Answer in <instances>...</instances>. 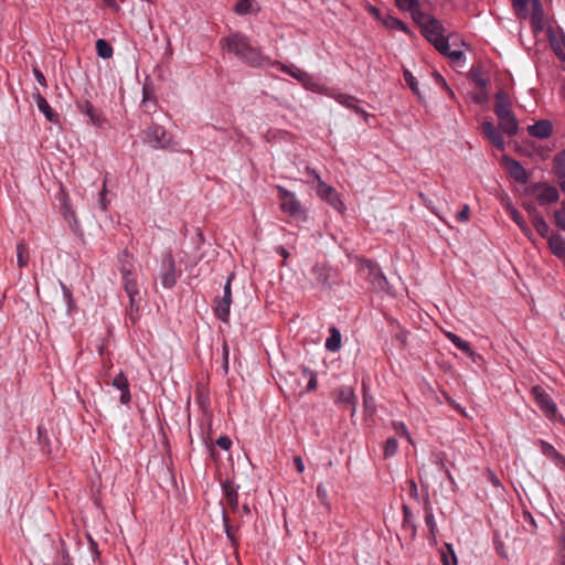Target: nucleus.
Listing matches in <instances>:
<instances>
[{
	"instance_id": "28",
	"label": "nucleus",
	"mask_w": 565,
	"mask_h": 565,
	"mask_svg": "<svg viewBox=\"0 0 565 565\" xmlns=\"http://www.w3.org/2000/svg\"><path fill=\"white\" fill-rule=\"evenodd\" d=\"M311 274L313 275L315 280L318 285H321L323 287L329 286V274L326 266L316 264L311 268Z\"/></svg>"
},
{
	"instance_id": "4",
	"label": "nucleus",
	"mask_w": 565,
	"mask_h": 565,
	"mask_svg": "<svg viewBox=\"0 0 565 565\" xmlns=\"http://www.w3.org/2000/svg\"><path fill=\"white\" fill-rule=\"evenodd\" d=\"M418 23L422 26L424 36L435 46L437 51L447 49V40L445 39L443 31V24L430 15L420 14Z\"/></svg>"
},
{
	"instance_id": "59",
	"label": "nucleus",
	"mask_w": 565,
	"mask_h": 565,
	"mask_svg": "<svg viewBox=\"0 0 565 565\" xmlns=\"http://www.w3.org/2000/svg\"><path fill=\"white\" fill-rule=\"evenodd\" d=\"M439 465H440V468L445 471V475L447 476V478H448L451 482H454V478H452V476H451L450 471L445 467V463H444L443 459H440V460H439Z\"/></svg>"
},
{
	"instance_id": "33",
	"label": "nucleus",
	"mask_w": 565,
	"mask_h": 565,
	"mask_svg": "<svg viewBox=\"0 0 565 565\" xmlns=\"http://www.w3.org/2000/svg\"><path fill=\"white\" fill-rule=\"evenodd\" d=\"M96 51L99 57L106 60L113 56V47L111 45L104 39H98L96 41Z\"/></svg>"
},
{
	"instance_id": "25",
	"label": "nucleus",
	"mask_w": 565,
	"mask_h": 565,
	"mask_svg": "<svg viewBox=\"0 0 565 565\" xmlns=\"http://www.w3.org/2000/svg\"><path fill=\"white\" fill-rule=\"evenodd\" d=\"M445 335L461 352L467 353L468 355L473 354L471 345L467 341L462 340L459 335L449 331L445 332Z\"/></svg>"
},
{
	"instance_id": "60",
	"label": "nucleus",
	"mask_w": 565,
	"mask_h": 565,
	"mask_svg": "<svg viewBox=\"0 0 565 565\" xmlns=\"http://www.w3.org/2000/svg\"><path fill=\"white\" fill-rule=\"evenodd\" d=\"M305 86L307 88H310L313 92H317L320 88V85L317 82H315L312 77H311V82L308 85H305Z\"/></svg>"
},
{
	"instance_id": "36",
	"label": "nucleus",
	"mask_w": 565,
	"mask_h": 565,
	"mask_svg": "<svg viewBox=\"0 0 565 565\" xmlns=\"http://www.w3.org/2000/svg\"><path fill=\"white\" fill-rule=\"evenodd\" d=\"M532 3V22L534 25H539L543 20V8L540 0H531Z\"/></svg>"
},
{
	"instance_id": "31",
	"label": "nucleus",
	"mask_w": 565,
	"mask_h": 565,
	"mask_svg": "<svg viewBox=\"0 0 565 565\" xmlns=\"http://www.w3.org/2000/svg\"><path fill=\"white\" fill-rule=\"evenodd\" d=\"M443 565H457V556L451 544L446 543L441 550Z\"/></svg>"
},
{
	"instance_id": "24",
	"label": "nucleus",
	"mask_w": 565,
	"mask_h": 565,
	"mask_svg": "<svg viewBox=\"0 0 565 565\" xmlns=\"http://www.w3.org/2000/svg\"><path fill=\"white\" fill-rule=\"evenodd\" d=\"M552 253L559 257H565V239L559 234H552L547 239Z\"/></svg>"
},
{
	"instance_id": "40",
	"label": "nucleus",
	"mask_w": 565,
	"mask_h": 565,
	"mask_svg": "<svg viewBox=\"0 0 565 565\" xmlns=\"http://www.w3.org/2000/svg\"><path fill=\"white\" fill-rule=\"evenodd\" d=\"M404 79L407 83V85L409 86V88L413 90V93L418 95L419 93H418L417 82H416L415 77L413 76V74L408 70L404 71Z\"/></svg>"
},
{
	"instance_id": "6",
	"label": "nucleus",
	"mask_w": 565,
	"mask_h": 565,
	"mask_svg": "<svg viewBox=\"0 0 565 565\" xmlns=\"http://www.w3.org/2000/svg\"><path fill=\"white\" fill-rule=\"evenodd\" d=\"M235 274L231 273L226 279V282L223 288V296L216 297L214 299L213 311L215 317L222 322H228L231 305H232V280L234 279Z\"/></svg>"
},
{
	"instance_id": "54",
	"label": "nucleus",
	"mask_w": 565,
	"mask_h": 565,
	"mask_svg": "<svg viewBox=\"0 0 565 565\" xmlns=\"http://www.w3.org/2000/svg\"><path fill=\"white\" fill-rule=\"evenodd\" d=\"M33 73H34V76H35L38 83L42 86H46V79H45V76L43 75V73L38 68H34Z\"/></svg>"
},
{
	"instance_id": "1",
	"label": "nucleus",
	"mask_w": 565,
	"mask_h": 565,
	"mask_svg": "<svg viewBox=\"0 0 565 565\" xmlns=\"http://www.w3.org/2000/svg\"><path fill=\"white\" fill-rule=\"evenodd\" d=\"M222 46L234 53L243 63L250 67H270L273 61L264 55L259 49L249 44L248 38L241 32L230 34L221 40Z\"/></svg>"
},
{
	"instance_id": "42",
	"label": "nucleus",
	"mask_w": 565,
	"mask_h": 565,
	"mask_svg": "<svg viewBox=\"0 0 565 565\" xmlns=\"http://www.w3.org/2000/svg\"><path fill=\"white\" fill-rule=\"evenodd\" d=\"M471 76H472V79H473L475 84H476L479 88H481V89L486 88V86H487L488 82H487V79H484V78L482 77V75L480 74V72H479V71H475V70H472V71H471Z\"/></svg>"
},
{
	"instance_id": "23",
	"label": "nucleus",
	"mask_w": 565,
	"mask_h": 565,
	"mask_svg": "<svg viewBox=\"0 0 565 565\" xmlns=\"http://www.w3.org/2000/svg\"><path fill=\"white\" fill-rule=\"evenodd\" d=\"M259 10L260 8L255 0H237L234 8L235 13L238 15L258 13Z\"/></svg>"
},
{
	"instance_id": "12",
	"label": "nucleus",
	"mask_w": 565,
	"mask_h": 565,
	"mask_svg": "<svg viewBox=\"0 0 565 565\" xmlns=\"http://www.w3.org/2000/svg\"><path fill=\"white\" fill-rule=\"evenodd\" d=\"M111 386L120 391L119 401L122 405H128L131 402V394L129 388V381L125 373L120 371L111 381Z\"/></svg>"
},
{
	"instance_id": "39",
	"label": "nucleus",
	"mask_w": 565,
	"mask_h": 565,
	"mask_svg": "<svg viewBox=\"0 0 565 565\" xmlns=\"http://www.w3.org/2000/svg\"><path fill=\"white\" fill-rule=\"evenodd\" d=\"M556 225L565 231V200L562 202V209L554 213Z\"/></svg>"
},
{
	"instance_id": "37",
	"label": "nucleus",
	"mask_w": 565,
	"mask_h": 565,
	"mask_svg": "<svg viewBox=\"0 0 565 565\" xmlns=\"http://www.w3.org/2000/svg\"><path fill=\"white\" fill-rule=\"evenodd\" d=\"M510 215H511V218L519 225V227L521 228V231L526 235V236H531V230L529 228V226L526 225L523 216L521 215V213L519 211H516L515 209L511 210L510 212Z\"/></svg>"
},
{
	"instance_id": "15",
	"label": "nucleus",
	"mask_w": 565,
	"mask_h": 565,
	"mask_svg": "<svg viewBox=\"0 0 565 565\" xmlns=\"http://www.w3.org/2000/svg\"><path fill=\"white\" fill-rule=\"evenodd\" d=\"M120 274L122 276L125 291L127 292L132 307L135 305V297L138 295L136 279L132 277L131 269L125 265L120 267Z\"/></svg>"
},
{
	"instance_id": "50",
	"label": "nucleus",
	"mask_w": 565,
	"mask_h": 565,
	"mask_svg": "<svg viewBox=\"0 0 565 565\" xmlns=\"http://www.w3.org/2000/svg\"><path fill=\"white\" fill-rule=\"evenodd\" d=\"M132 258V255L127 250H122V253L119 255V262L121 263V266H127L130 268V259Z\"/></svg>"
},
{
	"instance_id": "18",
	"label": "nucleus",
	"mask_w": 565,
	"mask_h": 565,
	"mask_svg": "<svg viewBox=\"0 0 565 565\" xmlns=\"http://www.w3.org/2000/svg\"><path fill=\"white\" fill-rule=\"evenodd\" d=\"M33 99L38 106V109L51 122H56L58 115L51 108L47 100L40 94V92L33 93Z\"/></svg>"
},
{
	"instance_id": "14",
	"label": "nucleus",
	"mask_w": 565,
	"mask_h": 565,
	"mask_svg": "<svg viewBox=\"0 0 565 565\" xmlns=\"http://www.w3.org/2000/svg\"><path fill=\"white\" fill-rule=\"evenodd\" d=\"M331 96L341 105L344 107L352 109L358 115L363 116L364 118L367 117V113L360 106V100L351 95L344 94V93H333Z\"/></svg>"
},
{
	"instance_id": "22",
	"label": "nucleus",
	"mask_w": 565,
	"mask_h": 565,
	"mask_svg": "<svg viewBox=\"0 0 565 565\" xmlns=\"http://www.w3.org/2000/svg\"><path fill=\"white\" fill-rule=\"evenodd\" d=\"M391 335L399 349H405L407 344L408 332L401 324L391 318Z\"/></svg>"
},
{
	"instance_id": "30",
	"label": "nucleus",
	"mask_w": 565,
	"mask_h": 565,
	"mask_svg": "<svg viewBox=\"0 0 565 565\" xmlns=\"http://www.w3.org/2000/svg\"><path fill=\"white\" fill-rule=\"evenodd\" d=\"M553 171L559 178H565V149L553 159Z\"/></svg>"
},
{
	"instance_id": "41",
	"label": "nucleus",
	"mask_w": 565,
	"mask_h": 565,
	"mask_svg": "<svg viewBox=\"0 0 565 565\" xmlns=\"http://www.w3.org/2000/svg\"><path fill=\"white\" fill-rule=\"evenodd\" d=\"M439 52L441 54L448 56L452 61H459L463 57V52L458 51V50L451 51L448 43H447V49L439 51Z\"/></svg>"
},
{
	"instance_id": "45",
	"label": "nucleus",
	"mask_w": 565,
	"mask_h": 565,
	"mask_svg": "<svg viewBox=\"0 0 565 565\" xmlns=\"http://www.w3.org/2000/svg\"><path fill=\"white\" fill-rule=\"evenodd\" d=\"M216 445L223 450H228L232 447V440L227 436H220L216 439Z\"/></svg>"
},
{
	"instance_id": "13",
	"label": "nucleus",
	"mask_w": 565,
	"mask_h": 565,
	"mask_svg": "<svg viewBox=\"0 0 565 565\" xmlns=\"http://www.w3.org/2000/svg\"><path fill=\"white\" fill-rule=\"evenodd\" d=\"M481 130L484 137L492 143V146H494L499 150H504V139L500 131L491 121H483L481 125Z\"/></svg>"
},
{
	"instance_id": "55",
	"label": "nucleus",
	"mask_w": 565,
	"mask_h": 565,
	"mask_svg": "<svg viewBox=\"0 0 565 565\" xmlns=\"http://www.w3.org/2000/svg\"><path fill=\"white\" fill-rule=\"evenodd\" d=\"M105 186H106V184L104 183V188ZM98 204H99L100 210H103V211L107 210L108 203L105 199V189L100 192V198H99Z\"/></svg>"
},
{
	"instance_id": "47",
	"label": "nucleus",
	"mask_w": 565,
	"mask_h": 565,
	"mask_svg": "<svg viewBox=\"0 0 565 565\" xmlns=\"http://www.w3.org/2000/svg\"><path fill=\"white\" fill-rule=\"evenodd\" d=\"M38 434H39V441L42 445V448L45 449V447H49V437L46 435V431L43 427H38Z\"/></svg>"
},
{
	"instance_id": "10",
	"label": "nucleus",
	"mask_w": 565,
	"mask_h": 565,
	"mask_svg": "<svg viewBox=\"0 0 565 565\" xmlns=\"http://www.w3.org/2000/svg\"><path fill=\"white\" fill-rule=\"evenodd\" d=\"M532 395L534 396L536 404L546 415V417L553 418L556 415V404L541 386H534L532 388Z\"/></svg>"
},
{
	"instance_id": "38",
	"label": "nucleus",
	"mask_w": 565,
	"mask_h": 565,
	"mask_svg": "<svg viewBox=\"0 0 565 565\" xmlns=\"http://www.w3.org/2000/svg\"><path fill=\"white\" fill-rule=\"evenodd\" d=\"M223 522H224V529H225V533H226L227 539L231 541L232 545H236L237 544V540H236V537L234 535L233 527L230 524L228 516L226 515L225 512H223Z\"/></svg>"
},
{
	"instance_id": "43",
	"label": "nucleus",
	"mask_w": 565,
	"mask_h": 565,
	"mask_svg": "<svg viewBox=\"0 0 565 565\" xmlns=\"http://www.w3.org/2000/svg\"><path fill=\"white\" fill-rule=\"evenodd\" d=\"M303 373H305V374H307V373H308V374L310 375V379H309V381H308V384H307L306 391H307V392H311V391L316 390V388H317V383H318V382H317V376H316V374H315L313 372H311V371H310L309 369H307V367H305V369H303Z\"/></svg>"
},
{
	"instance_id": "7",
	"label": "nucleus",
	"mask_w": 565,
	"mask_h": 565,
	"mask_svg": "<svg viewBox=\"0 0 565 565\" xmlns=\"http://www.w3.org/2000/svg\"><path fill=\"white\" fill-rule=\"evenodd\" d=\"M143 141L153 149H164L171 143V137L163 126L151 124L143 131Z\"/></svg>"
},
{
	"instance_id": "20",
	"label": "nucleus",
	"mask_w": 565,
	"mask_h": 565,
	"mask_svg": "<svg viewBox=\"0 0 565 565\" xmlns=\"http://www.w3.org/2000/svg\"><path fill=\"white\" fill-rule=\"evenodd\" d=\"M222 489L226 498L227 504L233 509L237 510L238 508V493H237V487L234 484L231 480H225L222 483Z\"/></svg>"
},
{
	"instance_id": "52",
	"label": "nucleus",
	"mask_w": 565,
	"mask_h": 565,
	"mask_svg": "<svg viewBox=\"0 0 565 565\" xmlns=\"http://www.w3.org/2000/svg\"><path fill=\"white\" fill-rule=\"evenodd\" d=\"M391 29H399L406 31L407 26L401 20L391 17Z\"/></svg>"
},
{
	"instance_id": "32",
	"label": "nucleus",
	"mask_w": 565,
	"mask_h": 565,
	"mask_svg": "<svg viewBox=\"0 0 565 565\" xmlns=\"http://www.w3.org/2000/svg\"><path fill=\"white\" fill-rule=\"evenodd\" d=\"M327 350L337 352L341 348V334L335 328L331 329V335L326 341Z\"/></svg>"
},
{
	"instance_id": "27",
	"label": "nucleus",
	"mask_w": 565,
	"mask_h": 565,
	"mask_svg": "<svg viewBox=\"0 0 565 565\" xmlns=\"http://www.w3.org/2000/svg\"><path fill=\"white\" fill-rule=\"evenodd\" d=\"M540 446H541L542 452L545 456L552 458L557 463H562L563 467H565V457L563 455H561L551 444H548L544 440H540Z\"/></svg>"
},
{
	"instance_id": "19",
	"label": "nucleus",
	"mask_w": 565,
	"mask_h": 565,
	"mask_svg": "<svg viewBox=\"0 0 565 565\" xmlns=\"http://www.w3.org/2000/svg\"><path fill=\"white\" fill-rule=\"evenodd\" d=\"M527 131L533 137L544 139L551 136L553 127L548 120H540L534 125L529 126Z\"/></svg>"
},
{
	"instance_id": "16",
	"label": "nucleus",
	"mask_w": 565,
	"mask_h": 565,
	"mask_svg": "<svg viewBox=\"0 0 565 565\" xmlns=\"http://www.w3.org/2000/svg\"><path fill=\"white\" fill-rule=\"evenodd\" d=\"M271 66H278L281 70V72H284V73L288 74L289 76H291L292 78L297 79L302 85H308L311 82V75L308 74L307 72H305L303 70L285 65L278 61H273Z\"/></svg>"
},
{
	"instance_id": "29",
	"label": "nucleus",
	"mask_w": 565,
	"mask_h": 565,
	"mask_svg": "<svg viewBox=\"0 0 565 565\" xmlns=\"http://www.w3.org/2000/svg\"><path fill=\"white\" fill-rule=\"evenodd\" d=\"M532 224L540 236L546 237L548 239V237L551 236L548 235L550 226L540 214H535L533 216Z\"/></svg>"
},
{
	"instance_id": "53",
	"label": "nucleus",
	"mask_w": 565,
	"mask_h": 565,
	"mask_svg": "<svg viewBox=\"0 0 565 565\" xmlns=\"http://www.w3.org/2000/svg\"><path fill=\"white\" fill-rule=\"evenodd\" d=\"M294 465L298 472L302 473L305 471V463L300 456L294 458Z\"/></svg>"
},
{
	"instance_id": "57",
	"label": "nucleus",
	"mask_w": 565,
	"mask_h": 565,
	"mask_svg": "<svg viewBox=\"0 0 565 565\" xmlns=\"http://www.w3.org/2000/svg\"><path fill=\"white\" fill-rule=\"evenodd\" d=\"M529 0H513L515 10H524L527 7Z\"/></svg>"
},
{
	"instance_id": "58",
	"label": "nucleus",
	"mask_w": 565,
	"mask_h": 565,
	"mask_svg": "<svg viewBox=\"0 0 565 565\" xmlns=\"http://www.w3.org/2000/svg\"><path fill=\"white\" fill-rule=\"evenodd\" d=\"M473 100L477 103V104H482L487 100V94L484 92H481L477 95L473 96Z\"/></svg>"
},
{
	"instance_id": "56",
	"label": "nucleus",
	"mask_w": 565,
	"mask_h": 565,
	"mask_svg": "<svg viewBox=\"0 0 565 565\" xmlns=\"http://www.w3.org/2000/svg\"><path fill=\"white\" fill-rule=\"evenodd\" d=\"M275 252L280 255L284 260H286L289 257V252L281 245L275 247Z\"/></svg>"
},
{
	"instance_id": "64",
	"label": "nucleus",
	"mask_w": 565,
	"mask_h": 565,
	"mask_svg": "<svg viewBox=\"0 0 565 565\" xmlns=\"http://www.w3.org/2000/svg\"><path fill=\"white\" fill-rule=\"evenodd\" d=\"M565 49H561V50H553L555 52V54L558 56L559 60L562 61H565V52H564Z\"/></svg>"
},
{
	"instance_id": "63",
	"label": "nucleus",
	"mask_w": 565,
	"mask_h": 565,
	"mask_svg": "<svg viewBox=\"0 0 565 565\" xmlns=\"http://www.w3.org/2000/svg\"><path fill=\"white\" fill-rule=\"evenodd\" d=\"M525 209L526 211L532 215V217L535 215V214H539L537 211H536V207L533 205V204H526L525 205Z\"/></svg>"
},
{
	"instance_id": "51",
	"label": "nucleus",
	"mask_w": 565,
	"mask_h": 565,
	"mask_svg": "<svg viewBox=\"0 0 565 565\" xmlns=\"http://www.w3.org/2000/svg\"><path fill=\"white\" fill-rule=\"evenodd\" d=\"M149 100L156 102V97H154L152 92L147 86H143V88H142V103H147Z\"/></svg>"
},
{
	"instance_id": "5",
	"label": "nucleus",
	"mask_w": 565,
	"mask_h": 565,
	"mask_svg": "<svg viewBox=\"0 0 565 565\" xmlns=\"http://www.w3.org/2000/svg\"><path fill=\"white\" fill-rule=\"evenodd\" d=\"M277 191L281 211L296 220H306V210L302 207L296 194L282 185H277Z\"/></svg>"
},
{
	"instance_id": "46",
	"label": "nucleus",
	"mask_w": 565,
	"mask_h": 565,
	"mask_svg": "<svg viewBox=\"0 0 565 565\" xmlns=\"http://www.w3.org/2000/svg\"><path fill=\"white\" fill-rule=\"evenodd\" d=\"M392 428L395 430L396 435L404 436L407 440H409V436L403 423H393Z\"/></svg>"
},
{
	"instance_id": "3",
	"label": "nucleus",
	"mask_w": 565,
	"mask_h": 565,
	"mask_svg": "<svg viewBox=\"0 0 565 565\" xmlns=\"http://www.w3.org/2000/svg\"><path fill=\"white\" fill-rule=\"evenodd\" d=\"M306 174L310 179L309 182L312 183V186L315 188L317 195L321 200L328 202L335 211L340 213H342L345 210V205L340 199L338 191L333 186L322 181L315 169L307 167Z\"/></svg>"
},
{
	"instance_id": "21",
	"label": "nucleus",
	"mask_w": 565,
	"mask_h": 565,
	"mask_svg": "<svg viewBox=\"0 0 565 565\" xmlns=\"http://www.w3.org/2000/svg\"><path fill=\"white\" fill-rule=\"evenodd\" d=\"M77 108L79 109L81 113H83L84 115H86L89 118V120L93 125L100 126L102 122L104 121V118L102 117V115L96 111V109L94 108V106L90 102L84 100L82 103H78Z\"/></svg>"
},
{
	"instance_id": "62",
	"label": "nucleus",
	"mask_w": 565,
	"mask_h": 565,
	"mask_svg": "<svg viewBox=\"0 0 565 565\" xmlns=\"http://www.w3.org/2000/svg\"><path fill=\"white\" fill-rule=\"evenodd\" d=\"M62 289H63L64 297L67 299V301H71V299H72L71 290L64 284H62Z\"/></svg>"
},
{
	"instance_id": "17",
	"label": "nucleus",
	"mask_w": 565,
	"mask_h": 565,
	"mask_svg": "<svg viewBox=\"0 0 565 565\" xmlns=\"http://www.w3.org/2000/svg\"><path fill=\"white\" fill-rule=\"evenodd\" d=\"M507 169L509 170L510 175L520 183H525L529 179L526 170L522 167V164L511 158H503Z\"/></svg>"
},
{
	"instance_id": "9",
	"label": "nucleus",
	"mask_w": 565,
	"mask_h": 565,
	"mask_svg": "<svg viewBox=\"0 0 565 565\" xmlns=\"http://www.w3.org/2000/svg\"><path fill=\"white\" fill-rule=\"evenodd\" d=\"M334 403L343 409H351V415L355 413L356 397L351 386L343 385L332 392Z\"/></svg>"
},
{
	"instance_id": "49",
	"label": "nucleus",
	"mask_w": 565,
	"mask_h": 565,
	"mask_svg": "<svg viewBox=\"0 0 565 565\" xmlns=\"http://www.w3.org/2000/svg\"><path fill=\"white\" fill-rule=\"evenodd\" d=\"M317 497L319 498V500L322 504L327 505L328 493H327V489L321 483L317 486Z\"/></svg>"
},
{
	"instance_id": "26",
	"label": "nucleus",
	"mask_w": 565,
	"mask_h": 565,
	"mask_svg": "<svg viewBox=\"0 0 565 565\" xmlns=\"http://www.w3.org/2000/svg\"><path fill=\"white\" fill-rule=\"evenodd\" d=\"M395 3L398 7V9L403 11H409L415 20L419 18L422 14L419 12L418 0H395Z\"/></svg>"
},
{
	"instance_id": "44",
	"label": "nucleus",
	"mask_w": 565,
	"mask_h": 565,
	"mask_svg": "<svg viewBox=\"0 0 565 565\" xmlns=\"http://www.w3.org/2000/svg\"><path fill=\"white\" fill-rule=\"evenodd\" d=\"M469 217H470V207L467 204H465L462 210L456 214V220L460 223H465V222L469 221Z\"/></svg>"
},
{
	"instance_id": "61",
	"label": "nucleus",
	"mask_w": 565,
	"mask_h": 565,
	"mask_svg": "<svg viewBox=\"0 0 565 565\" xmlns=\"http://www.w3.org/2000/svg\"><path fill=\"white\" fill-rule=\"evenodd\" d=\"M559 540H561V550H565V525L561 530Z\"/></svg>"
},
{
	"instance_id": "34",
	"label": "nucleus",
	"mask_w": 565,
	"mask_h": 565,
	"mask_svg": "<svg viewBox=\"0 0 565 565\" xmlns=\"http://www.w3.org/2000/svg\"><path fill=\"white\" fill-rule=\"evenodd\" d=\"M548 40L553 50L565 49V33H563L562 31H550Z\"/></svg>"
},
{
	"instance_id": "35",
	"label": "nucleus",
	"mask_w": 565,
	"mask_h": 565,
	"mask_svg": "<svg viewBox=\"0 0 565 565\" xmlns=\"http://www.w3.org/2000/svg\"><path fill=\"white\" fill-rule=\"evenodd\" d=\"M17 262L20 268L25 267L29 263V250L23 243H20L17 246Z\"/></svg>"
},
{
	"instance_id": "8",
	"label": "nucleus",
	"mask_w": 565,
	"mask_h": 565,
	"mask_svg": "<svg viewBox=\"0 0 565 565\" xmlns=\"http://www.w3.org/2000/svg\"><path fill=\"white\" fill-rule=\"evenodd\" d=\"M178 277L179 274L177 273L175 260L171 250H169L163 255L162 258V267L160 275L161 285L164 288L170 289L177 284Z\"/></svg>"
},
{
	"instance_id": "11",
	"label": "nucleus",
	"mask_w": 565,
	"mask_h": 565,
	"mask_svg": "<svg viewBox=\"0 0 565 565\" xmlns=\"http://www.w3.org/2000/svg\"><path fill=\"white\" fill-rule=\"evenodd\" d=\"M533 192L536 194V198L541 204L555 203L559 199L558 190L547 183H536L533 186Z\"/></svg>"
},
{
	"instance_id": "48",
	"label": "nucleus",
	"mask_w": 565,
	"mask_h": 565,
	"mask_svg": "<svg viewBox=\"0 0 565 565\" xmlns=\"http://www.w3.org/2000/svg\"><path fill=\"white\" fill-rule=\"evenodd\" d=\"M425 522H426V525L429 527L430 533L434 534L435 529H436V523H435L434 514L430 511L426 512Z\"/></svg>"
},
{
	"instance_id": "2",
	"label": "nucleus",
	"mask_w": 565,
	"mask_h": 565,
	"mask_svg": "<svg viewBox=\"0 0 565 565\" xmlns=\"http://www.w3.org/2000/svg\"><path fill=\"white\" fill-rule=\"evenodd\" d=\"M493 111L498 117L499 129L513 137L519 131V121L512 110V100L504 90H499L494 96Z\"/></svg>"
}]
</instances>
